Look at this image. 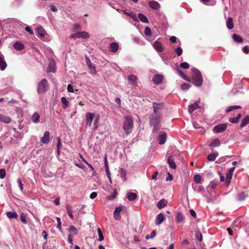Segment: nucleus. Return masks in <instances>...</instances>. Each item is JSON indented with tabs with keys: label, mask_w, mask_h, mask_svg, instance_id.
<instances>
[{
	"label": "nucleus",
	"mask_w": 249,
	"mask_h": 249,
	"mask_svg": "<svg viewBox=\"0 0 249 249\" xmlns=\"http://www.w3.org/2000/svg\"><path fill=\"white\" fill-rule=\"evenodd\" d=\"M191 71L194 74L191 82L196 87L201 86L203 83V77L200 71L196 68H192Z\"/></svg>",
	"instance_id": "1"
},
{
	"label": "nucleus",
	"mask_w": 249,
	"mask_h": 249,
	"mask_svg": "<svg viewBox=\"0 0 249 249\" xmlns=\"http://www.w3.org/2000/svg\"><path fill=\"white\" fill-rule=\"evenodd\" d=\"M220 144V142L218 139L213 140L212 142L209 144L210 147L213 148L219 146Z\"/></svg>",
	"instance_id": "27"
},
{
	"label": "nucleus",
	"mask_w": 249,
	"mask_h": 249,
	"mask_svg": "<svg viewBox=\"0 0 249 249\" xmlns=\"http://www.w3.org/2000/svg\"><path fill=\"white\" fill-rule=\"evenodd\" d=\"M35 31L37 36L41 39L45 41H50L51 40L50 36L47 33L45 29L41 26H37Z\"/></svg>",
	"instance_id": "4"
},
{
	"label": "nucleus",
	"mask_w": 249,
	"mask_h": 249,
	"mask_svg": "<svg viewBox=\"0 0 249 249\" xmlns=\"http://www.w3.org/2000/svg\"><path fill=\"white\" fill-rule=\"evenodd\" d=\"M178 74L185 81L188 82H191V80L189 79L184 74V73L180 70L178 71Z\"/></svg>",
	"instance_id": "39"
},
{
	"label": "nucleus",
	"mask_w": 249,
	"mask_h": 249,
	"mask_svg": "<svg viewBox=\"0 0 249 249\" xmlns=\"http://www.w3.org/2000/svg\"><path fill=\"white\" fill-rule=\"evenodd\" d=\"M167 162L170 168L174 169L176 168V165L173 156H170L168 158Z\"/></svg>",
	"instance_id": "20"
},
{
	"label": "nucleus",
	"mask_w": 249,
	"mask_h": 249,
	"mask_svg": "<svg viewBox=\"0 0 249 249\" xmlns=\"http://www.w3.org/2000/svg\"><path fill=\"white\" fill-rule=\"evenodd\" d=\"M105 171L106 172V174L109 179V181L111 183V174L109 172V167H106Z\"/></svg>",
	"instance_id": "49"
},
{
	"label": "nucleus",
	"mask_w": 249,
	"mask_h": 249,
	"mask_svg": "<svg viewBox=\"0 0 249 249\" xmlns=\"http://www.w3.org/2000/svg\"><path fill=\"white\" fill-rule=\"evenodd\" d=\"M232 176V171H229L227 173L226 175V183L227 185H229L230 180L231 179Z\"/></svg>",
	"instance_id": "38"
},
{
	"label": "nucleus",
	"mask_w": 249,
	"mask_h": 249,
	"mask_svg": "<svg viewBox=\"0 0 249 249\" xmlns=\"http://www.w3.org/2000/svg\"><path fill=\"white\" fill-rule=\"evenodd\" d=\"M144 34L147 36H150L151 35V29L148 27L145 28Z\"/></svg>",
	"instance_id": "48"
},
{
	"label": "nucleus",
	"mask_w": 249,
	"mask_h": 249,
	"mask_svg": "<svg viewBox=\"0 0 249 249\" xmlns=\"http://www.w3.org/2000/svg\"><path fill=\"white\" fill-rule=\"evenodd\" d=\"M217 156L218 154L217 153H212L208 155L207 159L209 161H214Z\"/></svg>",
	"instance_id": "36"
},
{
	"label": "nucleus",
	"mask_w": 249,
	"mask_h": 249,
	"mask_svg": "<svg viewBox=\"0 0 249 249\" xmlns=\"http://www.w3.org/2000/svg\"><path fill=\"white\" fill-rule=\"evenodd\" d=\"M67 90H68V92H74L73 86L70 84L68 85V86L67 87Z\"/></svg>",
	"instance_id": "58"
},
{
	"label": "nucleus",
	"mask_w": 249,
	"mask_h": 249,
	"mask_svg": "<svg viewBox=\"0 0 249 249\" xmlns=\"http://www.w3.org/2000/svg\"><path fill=\"white\" fill-rule=\"evenodd\" d=\"M165 218L163 213H159L156 217L155 224L157 226L160 225L164 221Z\"/></svg>",
	"instance_id": "9"
},
{
	"label": "nucleus",
	"mask_w": 249,
	"mask_h": 249,
	"mask_svg": "<svg viewBox=\"0 0 249 249\" xmlns=\"http://www.w3.org/2000/svg\"><path fill=\"white\" fill-rule=\"evenodd\" d=\"M227 125L226 124H221L215 126L213 129V133H219L224 131L227 128Z\"/></svg>",
	"instance_id": "6"
},
{
	"label": "nucleus",
	"mask_w": 249,
	"mask_h": 249,
	"mask_svg": "<svg viewBox=\"0 0 249 249\" xmlns=\"http://www.w3.org/2000/svg\"><path fill=\"white\" fill-rule=\"evenodd\" d=\"M6 215L10 218H17L18 216L15 212H8L6 213Z\"/></svg>",
	"instance_id": "35"
},
{
	"label": "nucleus",
	"mask_w": 249,
	"mask_h": 249,
	"mask_svg": "<svg viewBox=\"0 0 249 249\" xmlns=\"http://www.w3.org/2000/svg\"><path fill=\"white\" fill-rule=\"evenodd\" d=\"M175 52L177 53V55L179 56L182 54L183 51L181 47H178L175 49Z\"/></svg>",
	"instance_id": "51"
},
{
	"label": "nucleus",
	"mask_w": 249,
	"mask_h": 249,
	"mask_svg": "<svg viewBox=\"0 0 249 249\" xmlns=\"http://www.w3.org/2000/svg\"><path fill=\"white\" fill-rule=\"evenodd\" d=\"M229 121L231 123H237L238 122V119L235 118H230Z\"/></svg>",
	"instance_id": "60"
},
{
	"label": "nucleus",
	"mask_w": 249,
	"mask_h": 249,
	"mask_svg": "<svg viewBox=\"0 0 249 249\" xmlns=\"http://www.w3.org/2000/svg\"><path fill=\"white\" fill-rule=\"evenodd\" d=\"M98 126H99V118H97L95 119V120L94 121V122L93 123L94 129H96L98 127Z\"/></svg>",
	"instance_id": "56"
},
{
	"label": "nucleus",
	"mask_w": 249,
	"mask_h": 249,
	"mask_svg": "<svg viewBox=\"0 0 249 249\" xmlns=\"http://www.w3.org/2000/svg\"><path fill=\"white\" fill-rule=\"evenodd\" d=\"M176 221L178 223H181L184 221L183 215L180 213H178L176 216Z\"/></svg>",
	"instance_id": "32"
},
{
	"label": "nucleus",
	"mask_w": 249,
	"mask_h": 249,
	"mask_svg": "<svg viewBox=\"0 0 249 249\" xmlns=\"http://www.w3.org/2000/svg\"><path fill=\"white\" fill-rule=\"evenodd\" d=\"M128 16L132 18L134 21H138V16L135 13L133 12H130V14H128Z\"/></svg>",
	"instance_id": "47"
},
{
	"label": "nucleus",
	"mask_w": 249,
	"mask_h": 249,
	"mask_svg": "<svg viewBox=\"0 0 249 249\" xmlns=\"http://www.w3.org/2000/svg\"><path fill=\"white\" fill-rule=\"evenodd\" d=\"M241 108V106H238V105L231 106H230L228 107H227L225 111L226 112H229L233 109H238V108Z\"/></svg>",
	"instance_id": "40"
},
{
	"label": "nucleus",
	"mask_w": 249,
	"mask_h": 249,
	"mask_svg": "<svg viewBox=\"0 0 249 249\" xmlns=\"http://www.w3.org/2000/svg\"><path fill=\"white\" fill-rule=\"evenodd\" d=\"M40 116L37 112H35L32 115V122L35 124H38L40 121Z\"/></svg>",
	"instance_id": "26"
},
{
	"label": "nucleus",
	"mask_w": 249,
	"mask_h": 249,
	"mask_svg": "<svg viewBox=\"0 0 249 249\" xmlns=\"http://www.w3.org/2000/svg\"><path fill=\"white\" fill-rule=\"evenodd\" d=\"M68 231L71 233L72 236L76 235L78 233L77 229L73 226H71L68 229Z\"/></svg>",
	"instance_id": "33"
},
{
	"label": "nucleus",
	"mask_w": 249,
	"mask_h": 249,
	"mask_svg": "<svg viewBox=\"0 0 249 249\" xmlns=\"http://www.w3.org/2000/svg\"><path fill=\"white\" fill-rule=\"evenodd\" d=\"M50 132L49 131H45L44 133L43 136L40 139L41 145L43 144H47L50 141Z\"/></svg>",
	"instance_id": "8"
},
{
	"label": "nucleus",
	"mask_w": 249,
	"mask_h": 249,
	"mask_svg": "<svg viewBox=\"0 0 249 249\" xmlns=\"http://www.w3.org/2000/svg\"><path fill=\"white\" fill-rule=\"evenodd\" d=\"M122 210V208L121 207H117L115 208L114 213V217L116 220H120L121 218V216L120 213Z\"/></svg>",
	"instance_id": "18"
},
{
	"label": "nucleus",
	"mask_w": 249,
	"mask_h": 249,
	"mask_svg": "<svg viewBox=\"0 0 249 249\" xmlns=\"http://www.w3.org/2000/svg\"><path fill=\"white\" fill-rule=\"evenodd\" d=\"M170 41L174 43H175L177 42V37L175 36H172L170 38Z\"/></svg>",
	"instance_id": "61"
},
{
	"label": "nucleus",
	"mask_w": 249,
	"mask_h": 249,
	"mask_svg": "<svg viewBox=\"0 0 249 249\" xmlns=\"http://www.w3.org/2000/svg\"><path fill=\"white\" fill-rule=\"evenodd\" d=\"M95 117V114L93 113L88 112L86 113L85 116V121L86 124L90 127L92 124V122Z\"/></svg>",
	"instance_id": "7"
},
{
	"label": "nucleus",
	"mask_w": 249,
	"mask_h": 249,
	"mask_svg": "<svg viewBox=\"0 0 249 249\" xmlns=\"http://www.w3.org/2000/svg\"><path fill=\"white\" fill-rule=\"evenodd\" d=\"M137 195L134 193H128L127 194V198L129 201H133L137 198Z\"/></svg>",
	"instance_id": "28"
},
{
	"label": "nucleus",
	"mask_w": 249,
	"mask_h": 249,
	"mask_svg": "<svg viewBox=\"0 0 249 249\" xmlns=\"http://www.w3.org/2000/svg\"><path fill=\"white\" fill-rule=\"evenodd\" d=\"M153 107L154 109V113L153 114H160L159 113V111L162 108L163 105L160 103H157L156 102H154L153 103Z\"/></svg>",
	"instance_id": "11"
},
{
	"label": "nucleus",
	"mask_w": 249,
	"mask_h": 249,
	"mask_svg": "<svg viewBox=\"0 0 249 249\" xmlns=\"http://www.w3.org/2000/svg\"><path fill=\"white\" fill-rule=\"evenodd\" d=\"M232 38L234 40V41L236 42H242L243 41L242 38L236 34H234L232 36Z\"/></svg>",
	"instance_id": "42"
},
{
	"label": "nucleus",
	"mask_w": 249,
	"mask_h": 249,
	"mask_svg": "<svg viewBox=\"0 0 249 249\" xmlns=\"http://www.w3.org/2000/svg\"><path fill=\"white\" fill-rule=\"evenodd\" d=\"M56 220H57V228L60 231H62V229H61V219L59 217H56Z\"/></svg>",
	"instance_id": "52"
},
{
	"label": "nucleus",
	"mask_w": 249,
	"mask_h": 249,
	"mask_svg": "<svg viewBox=\"0 0 249 249\" xmlns=\"http://www.w3.org/2000/svg\"><path fill=\"white\" fill-rule=\"evenodd\" d=\"M243 52L245 53H249V47L248 46H245L243 49Z\"/></svg>",
	"instance_id": "64"
},
{
	"label": "nucleus",
	"mask_w": 249,
	"mask_h": 249,
	"mask_svg": "<svg viewBox=\"0 0 249 249\" xmlns=\"http://www.w3.org/2000/svg\"><path fill=\"white\" fill-rule=\"evenodd\" d=\"M97 232L99 235L98 241L101 242L104 240V237L100 228H98L97 229Z\"/></svg>",
	"instance_id": "45"
},
{
	"label": "nucleus",
	"mask_w": 249,
	"mask_h": 249,
	"mask_svg": "<svg viewBox=\"0 0 249 249\" xmlns=\"http://www.w3.org/2000/svg\"><path fill=\"white\" fill-rule=\"evenodd\" d=\"M163 79L162 75L157 74L153 77V81L154 84H159L162 82Z\"/></svg>",
	"instance_id": "19"
},
{
	"label": "nucleus",
	"mask_w": 249,
	"mask_h": 249,
	"mask_svg": "<svg viewBox=\"0 0 249 249\" xmlns=\"http://www.w3.org/2000/svg\"><path fill=\"white\" fill-rule=\"evenodd\" d=\"M153 46L154 48L159 53H160L163 52V48L161 45V43L157 40L154 42L153 44Z\"/></svg>",
	"instance_id": "15"
},
{
	"label": "nucleus",
	"mask_w": 249,
	"mask_h": 249,
	"mask_svg": "<svg viewBox=\"0 0 249 249\" xmlns=\"http://www.w3.org/2000/svg\"><path fill=\"white\" fill-rule=\"evenodd\" d=\"M249 124V115L246 116L242 120L240 127L243 128Z\"/></svg>",
	"instance_id": "31"
},
{
	"label": "nucleus",
	"mask_w": 249,
	"mask_h": 249,
	"mask_svg": "<svg viewBox=\"0 0 249 249\" xmlns=\"http://www.w3.org/2000/svg\"><path fill=\"white\" fill-rule=\"evenodd\" d=\"M49 89V85L46 79H42L38 84L37 92L38 93H43Z\"/></svg>",
	"instance_id": "5"
},
{
	"label": "nucleus",
	"mask_w": 249,
	"mask_h": 249,
	"mask_svg": "<svg viewBox=\"0 0 249 249\" xmlns=\"http://www.w3.org/2000/svg\"><path fill=\"white\" fill-rule=\"evenodd\" d=\"M194 179L196 183H200L202 180V178L200 175L196 174L194 176Z\"/></svg>",
	"instance_id": "44"
},
{
	"label": "nucleus",
	"mask_w": 249,
	"mask_h": 249,
	"mask_svg": "<svg viewBox=\"0 0 249 249\" xmlns=\"http://www.w3.org/2000/svg\"><path fill=\"white\" fill-rule=\"evenodd\" d=\"M57 143L56 147H57V149H58V150H59V149H61V147L62 146V143L61 142L60 139L59 137H58L57 138Z\"/></svg>",
	"instance_id": "57"
},
{
	"label": "nucleus",
	"mask_w": 249,
	"mask_h": 249,
	"mask_svg": "<svg viewBox=\"0 0 249 249\" xmlns=\"http://www.w3.org/2000/svg\"><path fill=\"white\" fill-rule=\"evenodd\" d=\"M119 49V44L116 42H112L109 44V50L110 52L115 53Z\"/></svg>",
	"instance_id": "16"
},
{
	"label": "nucleus",
	"mask_w": 249,
	"mask_h": 249,
	"mask_svg": "<svg viewBox=\"0 0 249 249\" xmlns=\"http://www.w3.org/2000/svg\"><path fill=\"white\" fill-rule=\"evenodd\" d=\"M180 67L184 69H188L190 66L188 63L184 62L180 64Z\"/></svg>",
	"instance_id": "46"
},
{
	"label": "nucleus",
	"mask_w": 249,
	"mask_h": 249,
	"mask_svg": "<svg viewBox=\"0 0 249 249\" xmlns=\"http://www.w3.org/2000/svg\"><path fill=\"white\" fill-rule=\"evenodd\" d=\"M226 25L227 28L229 30H231L233 28L234 24L233 23V19L231 18H229L226 22Z\"/></svg>",
	"instance_id": "29"
},
{
	"label": "nucleus",
	"mask_w": 249,
	"mask_h": 249,
	"mask_svg": "<svg viewBox=\"0 0 249 249\" xmlns=\"http://www.w3.org/2000/svg\"><path fill=\"white\" fill-rule=\"evenodd\" d=\"M20 219L22 223H23L24 224L27 223L26 216L24 213H22L21 214L20 216Z\"/></svg>",
	"instance_id": "50"
},
{
	"label": "nucleus",
	"mask_w": 249,
	"mask_h": 249,
	"mask_svg": "<svg viewBox=\"0 0 249 249\" xmlns=\"http://www.w3.org/2000/svg\"><path fill=\"white\" fill-rule=\"evenodd\" d=\"M7 67V63L4 60V57L1 55L0 56V68L1 71H4Z\"/></svg>",
	"instance_id": "21"
},
{
	"label": "nucleus",
	"mask_w": 249,
	"mask_h": 249,
	"mask_svg": "<svg viewBox=\"0 0 249 249\" xmlns=\"http://www.w3.org/2000/svg\"><path fill=\"white\" fill-rule=\"evenodd\" d=\"M148 5L152 9L155 10H159L160 7V3L153 0L149 1Z\"/></svg>",
	"instance_id": "14"
},
{
	"label": "nucleus",
	"mask_w": 249,
	"mask_h": 249,
	"mask_svg": "<svg viewBox=\"0 0 249 249\" xmlns=\"http://www.w3.org/2000/svg\"><path fill=\"white\" fill-rule=\"evenodd\" d=\"M72 234H70L68 235V242L70 244L71 246H70V248H71L72 247V246L73 245V243L72 242Z\"/></svg>",
	"instance_id": "55"
},
{
	"label": "nucleus",
	"mask_w": 249,
	"mask_h": 249,
	"mask_svg": "<svg viewBox=\"0 0 249 249\" xmlns=\"http://www.w3.org/2000/svg\"><path fill=\"white\" fill-rule=\"evenodd\" d=\"M70 38L71 39L78 38V32L75 33H74V34L71 35L70 36Z\"/></svg>",
	"instance_id": "59"
},
{
	"label": "nucleus",
	"mask_w": 249,
	"mask_h": 249,
	"mask_svg": "<svg viewBox=\"0 0 249 249\" xmlns=\"http://www.w3.org/2000/svg\"><path fill=\"white\" fill-rule=\"evenodd\" d=\"M6 171L3 169H0V178L1 179L4 178L5 177Z\"/></svg>",
	"instance_id": "54"
},
{
	"label": "nucleus",
	"mask_w": 249,
	"mask_h": 249,
	"mask_svg": "<svg viewBox=\"0 0 249 249\" xmlns=\"http://www.w3.org/2000/svg\"><path fill=\"white\" fill-rule=\"evenodd\" d=\"M195 237L199 241H201L202 240V235L199 231H196Z\"/></svg>",
	"instance_id": "43"
},
{
	"label": "nucleus",
	"mask_w": 249,
	"mask_h": 249,
	"mask_svg": "<svg viewBox=\"0 0 249 249\" xmlns=\"http://www.w3.org/2000/svg\"><path fill=\"white\" fill-rule=\"evenodd\" d=\"M190 85L186 84V83H183L181 86V88L182 90H188L190 89Z\"/></svg>",
	"instance_id": "53"
},
{
	"label": "nucleus",
	"mask_w": 249,
	"mask_h": 249,
	"mask_svg": "<svg viewBox=\"0 0 249 249\" xmlns=\"http://www.w3.org/2000/svg\"><path fill=\"white\" fill-rule=\"evenodd\" d=\"M87 64L91 71H93L94 72L96 71L95 68L92 66L91 62L89 58H86Z\"/></svg>",
	"instance_id": "41"
},
{
	"label": "nucleus",
	"mask_w": 249,
	"mask_h": 249,
	"mask_svg": "<svg viewBox=\"0 0 249 249\" xmlns=\"http://www.w3.org/2000/svg\"><path fill=\"white\" fill-rule=\"evenodd\" d=\"M97 193L94 192L90 194L89 197L91 199H94L97 196Z\"/></svg>",
	"instance_id": "63"
},
{
	"label": "nucleus",
	"mask_w": 249,
	"mask_h": 249,
	"mask_svg": "<svg viewBox=\"0 0 249 249\" xmlns=\"http://www.w3.org/2000/svg\"><path fill=\"white\" fill-rule=\"evenodd\" d=\"M133 127V121L132 117L126 116L124 117L123 120V129L125 133L128 135L132 131Z\"/></svg>",
	"instance_id": "3"
},
{
	"label": "nucleus",
	"mask_w": 249,
	"mask_h": 249,
	"mask_svg": "<svg viewBox=\"0 0 249 249\" xmlns=\"http://www.w3.org/2000/svg\"><path fill=\"white\" fill-rule=\"evenodd\" d=\"M160 114H152L150 117V124L153 126V132L157 133L160 128Z\"/></svg>",
	"instance_id": "2"
},
{
	"label": "nucleus",
	"mask_w": 249,
	"mask_h": 249,
	"mask_svg": "<svg viewBox=\"0 0 249 249\" xmlns=\"http://www.w3.org/2000/svg\"><path fill=\"white\" fill-rule=\"evenodd\" d=\"M66 209H67V213H71V211H72V207L71 205H66Z\"/></svg>",
	"instance_id": "62"
},
{
	"label": "nucleus",
	"mask_w": 249,
	"mask_h": 249,
	"mask_svg": "<svg viewBox=\"0 0 249 249\" xmlns=\"http://www.w3.org/2000/svg\"><path fill=\"white\" fill-rule=\"evenodd\" d=\"M13 47L17 50L20 51L24 49V45L19 41L15 42L13 45Z\"/></svg>",
	"instance_id": "25"
},
{
	"label": "nucleus",
	"mask_w": 249,
	"mask_h": 249,
	"mask_svg": "<svg viewBox=\"0 0 249 249\" xmlns=\"http://www.w3.org/2000/svg\"><path fill=\"white\" fill-rule=\"evenodd\" d=\"M0 121L6 124H9L12 121V119L8 116L0 114Z\"/></svg>",
	"instance_id": "23"
},
{
	"label": "nucleus",
	"mask_w": 249,
	"mask_h": 249,
	"mask_svg": "<svg viewBox=\"0 0 249 249\" xmlns=\"http://www.w3.org/2000/svg\"><path fill=\"white\" fill-rule=\"evenodd\" d=\"M138 18L143 23H148V20L147 18L143 14L139 13L138 15Z\"/></svg>",
	"instance_id": "30"
},
{
	"label": "nucleus",
	"mask_w": 249,
	"mask_h": 249,
	"mask_svg": "<svg viewBox=\"0 0 249 249\" xmlns=\"http://www.w3.org/2000/svg\"><path fill=\"white\" fill-rule=\"evenodd\" d=\"M167 201L165 199L160 200L157 203V207L159 209H162L167 205Z\"/></svg>",
	"instance_id": "22"
},
{
	"label": "nucleus",
	"mask_w": 249,
	"mask_h": 249,
	"mask_svg": "<svg viewBox=\"0 0 249 249\" xmlns=\"http://www.w3.org/2000/svg\"><path fill=\"white\" fill-rule=\"evenodd\" d=\"M61 101L63 108L66 109L68 107V101L65 97H62L61 99Z\"/></svg>",
	"instance_id": "37"
},
{
	"label": "nucleus",
	"mask_w": 249,
	"mask_h": 249,
	"mask_svg": "<svg viewBox=\"0 0 249 249\" xmlns=\"http://www.w3.org/2000/svg\"><path fill=\"white\" fill-rule=\"evenodd\" d=\"M127 79L129 84L132 85H137L138 78L136 76L134 75H130L128 76Z\"/></svg>",
	"instance_id": "17"
},
{
	"label": "nucleus",
	"mask_w": 249,
	"mask_h": 249,
	"mask_svg": "<svg viewBox=\"0 0 249 249\" xmlns=\"http://www.w3.org/2000/svg\"><path fill=\"white\" fill-rule=\"evenodd\" d=\"M47 71L49 72H52L54 73L56 71V64L55 62L53 59H51L49 61Z\"/></svg>",
	"instance_id": "10"
},
{
	"label": "nucleus",
	"mask_w": 249,
	"mask_h": 249,
	"mask_svg": "<svg viewBox=\"0 0 249 249\" xmlns=\"http://www.w3.org/2000/svg\"><path fill=\"white\" fill-rule=\"evenodd\" d=\"M199 101H197L194 104L190 105L188 107V111L190 113H192L197 108H200L199 105Z\"/></svg>",
	"instance_id": "13"
},
{
	"label": "nucleus",
	"mask_w": 249,
	"mask_h": 249,
	"mask_svg": "<svg viewBox=\"0 0 249 249\" xmlns=\"http://www.w3.org/2000/svg\"><path fill=\"white\" fill-rule=\"evenodd\" d=\"M78 38L87 39L89 37V34L86 31L78 32Z\"/></svg>",
	"instance_id": "24"
},
{
	"label": "nucleus",
	"mask_w": 249,
	"mask_h": 249,
	"mask_svg": "<svg viewBox=\"0 0 249 249\" xmlns=\"http://www.w3.org/2000/svg\"><path fill=\"white\" fill-rule=\"evenodd\" d=\"M248 196L246 195L245 193H240L238 194L237 196V200L238 201H243L244 200L246 197H247Z\"/></svg>",
	"instance_id": "34"
},
{
	"label": "nucleus",
	"mask_w": 249,
	"mask_h": 249,
	"mask_svg": "<svg viewBox=\"0 0 249 249\" xmlns=\"http://www.w3.org/2000/svg\"><path fill=\"white\" fill-rule=\"evenodd\" d=\"M167 139V134L165 132H162L160 133L158 138L159 142L160 144H164Z\"/></svg>",
	"instance_id": "12"
}]
</instances>
